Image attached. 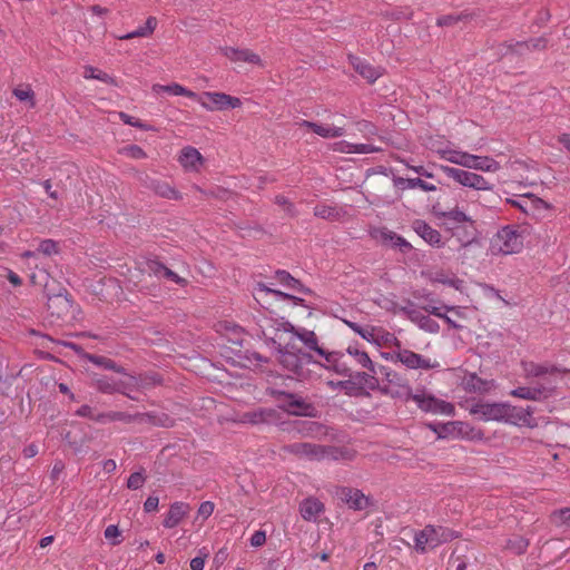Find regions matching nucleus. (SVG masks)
<instances>
[{"label":"nucleus","mask_w":570,"mask_h":570,"mask_svg":"<svg viewBox=\"0 0 570 570\" xmlns=\"http://www.w3.org/2000/svg\"><path fill=\"white\" fill-rule=\"evenodd\" d=\"M429 149L441 159L462 167L439 166V169L446 177L451 178L461 187L475 191L493 190V184L488 178L476 173H497L500 170L501 165L493 157L470 154L449 141L432 140L429 142Z\"/></svg>","instance_id":"obj_1"},{"label":"nucleus","mask_w":570,"mask_h":570,"mask_svg":"<svg viewBox=\"0 0 570 570\" xmlns=\"http://www.w3.org/2000/svg\"><path fill=\"white\" fill-rule=\"evenodd\" d=\"M469 412L483 422H499L530 429L538 426L531 406L521 407L509 402L478 401L470 406Z\"/></svg>","instance_id":"obj_2"},{"label":"nucleus","mask_w":570,"mask_h":570,"mask_svg":"<svg viewBox=\"0 0 570 570\" xmlns=\"http://www.w3.org/2000/svg\"><path fill=\"white\" fill-rule=\"evenodd\" d=\"M287 333L291 334L287 345H291V348L293 350V352L287 351V372L289 371V354H293L297 357L299 366L312 363V356L308 353L297 348V342L302 343V345L307 351H314L318 355H325V351L318 346L317 337L313 331L306 330L304 327H296L287 322ZM291 371L298 379L304 376L301 367L298 366H295Z\"/></svg>","instance_id":"obj_3"},{"label":"nucleus","mask_w":570,"mask_h":570,"mask_svg":"<svg viewBox=\"0 0 570 570\" xmlns=\"http://www.w3.org/2000/svg\"><path fill=\"white\" fill-rule=\"evenodd\" d=\"M524 234L517 224H508L498 228L489 242L492 256L518 255L524 249Z\"/></svg>","instance_id":"obj_4"},{"label":"nucleus","mask_w":570,"mask_h":570,"mask_svg":"<svg viewBox=\"0 0 570 570\" xmlns=\"http://www.w3.org/2000/svg\"><path fill=\"white\" fill-rule=\"evenodd\" d=\"M439 439H461L480 442L484 440V433L481 429L472 426L463 421H451L446 423L428 424Z\"/></svg>","instance_id":"obj_5"},{"label":"nucleus","mask_w":570,"mask_h":570,"mask_svg":"<svg viewBox=\"0 0 570 570\" xmlns=\"http://www.w3.org/2000/svg\"><path fill=\"white\" fill-rule=\"evenodd\" d=\"M456 538V533L449 528L440 525H426L414 534V548L417 552L424 553L445 542Z\"/></svg>","instance_id":"obj_6"},{"label":"nucleus","mask_w":570,"mask_h":570,"mask_svg":"<svg viewBox=\"0 0 570 570\" xmlns=\"http://www.w3.org/2000/svg\"><path fill=\"white\" fill-rule=\"evenodd\" d=\"M194 99L207 111H224L242 106V100L238 97L219 91H205Z\"/></svg>","instance_id":"obj_7"},{"label":"nucleus","mask_w":570,"mask_h":570,"mask_svg":"<svg viewBox=\"0 0 570 570\" xmlns=\"http://www.w3.org/2000/svg\"><path fill=\"white\" fill-rule=\"evenodd\" d=\"M411 399L416 403L419 409L426 413L446 416H453L455 414V407L452 403L438 399L431 394H426L424 392L416 393L411 395Z\"/></svg>","instance_id":"obj_8"},{"label":"nucleus","mask_w":570,"mask_h":570,"mask_svg":"<svg viewBox=\"0 0 570 570\" xmlns=\"http://www.w3.org/2000/svg\"><path fill=\"white\" fill-rule=\"evenodd\" d=\"M395 361L400 362L409 370H434L440 367V363L435 358H431L417 354L411 350H399L395 355Z\"/></svg>","instance_id":"obj_9"},{"label":"nucleus","mask_w":570,"mask_h":570,"mask_svg":"<svg viewBox=\"0 0 570 570\" xmlns=\"http://www.w3.org/2000/svg\"><path fill=\"white\" fill-rule=\"evenodd\" d=\"M424 309L439 317V318H442L449 326L453 327V328H456V330H460L463 327V325H461L458 321L459 320H466L468 318V311L465 307H461V306H449V305H444V306H433V305H428V306H424Z\"/></svg>","instance_id":"obj_10"},{"label":"nucleus","mask_w":570,"mask_h":570,"mask_svg":"<svg viewBox=\"0 0 570 570\" xmlns=\"http://www.w3.org/2000/svg\"><path fill=\"white\" fill-rule=\"evenodd\" d=\"M287 291H291V293L287 292V305L291 303L293 307H297L302 304L306 315L311 316L312 307L306 303L305 298L306 296H312L311 289L287 273Z\"/></svg>","instance_id":"obj_11"},{"label":"nucleus","mask_w":570,"mask_h":570,"mask_svg":"<svg viewBox=\"0 0 570 570\" xmlns=\"http://www.w3.org/2000/svg\"><path fill=\"white\" fill-rule=\"evenodd\" d=\"M553 206L543 200L542 198L531 194L525 193L522 194V208L521 213L533 218V219H542L546 215L552 210Z\"/></svg>","instance_id":"obj_12"},{"label":"nucleus","mask_w":570,"mask_h":570,"mask_svg":"<svg viewBox=\"0 0 570 570\" xmlns=\"http://www.w3.org/2000/svg\"><path fill=\"white\" fill-rule=\"evenodd\" d=\"M220 52L234 63H248L263 68L264 62L259 55L248 48L222 47Z\"/></svg>","instance_id":"obj_13"},{"label":"nucleus","mask_w":570,"mask_h":570,"mask_svg":"<svg viewBox=\"0 0 570 570\" xmlns=\"http://www.w3.org/2000/svg\"><path fill=\"white\" fill-rule=\"evenodd\" d=\"M521 367L527 379L542 377L547 375L564 374L566 368L558 367L551 363H535L533 361H522Z\"/></svg>","instance_id":"obj_14"},{"label":"nucleus","mask_w":570,"mask_h":570,"mask_svg":"<svg viewBox=\"0 0 570 570\" xmlns=\"http://www.w3.org/2000/svg\"><path fill=\"white\" fill-rule=\"evenodd\" d=\"M281 419V413L273 409H259L243 413L238 422L243 424H275Z\"/></svg>","instance_id":"obj_15"},{"label":"nucleus","mask_w":570,"mask_h":570,"mask_svg":"<svg viewBox=\"0 0 570 570\" xmlns=\"http://www.w3.org/2000/svg\"><path fill=\"white\" fill-rule=\"evenodd\" d=\"M462 386L466 392L489 394L498 386L493 379H482L475 373L466 374L462 380Z\"/></svg>","instance_id":"obj_16"},{"label":"nucleus","mask_w":570,"mask_h":570,"mask_svg":"<svg viewBox=\"0 0 570 570\" xmlns=\"http://www.w3.org/2000/svg\"><path fill=\"white\" fill-rule=\"evenodd\" d=\"M371 235L377 242L399 248L401 252H407L412 248L411 244L397 235L396 233L387 229L386 227H377L371 232Z\"/></svg>","instance_id":"obj_17"},{"label":"nucleus","mask_w":570,"mask_h":570,"mask_svg":"<svg viewBox=\"0 0 570 570\" xmlns=\"http://www.w3.org/2000/svg\"><path fill=\"white\" fill-rule=\"evenodd\" d=\"M47 307L51 316H56L58 320H66L73 313L72 301L68 295L60 293L48 296Z\"/></svg>","instance_id":"obj_18"},{"label":"nucleus","mask_w":570,"mask_h":570,"mask_svg":"<svg viewBox=\"0 0 570 570\" xmlns=\"http://www.w3.org/2000/svg\"><path fill=\"white\" fill-rule=\"evenodd\" d=\"M139 180L141 184L153 190L156 195L166 198V199H174L178 200L181 198V195L178 190H176L174 187H171L168 183L150 178L148 175H140Z\"/></svg>","instance_id":"obj_19"},{"label":"nucleus","mask_w":570,"mask_h":570,"mask_svg":"<svg viewBox=\"0 0 570 570\" xmlns=\"http://www.w3.org/2000/svg\"><path fill=\"white\" fill-rule=\"evenodd\" d=\"M254 297L264 308L273 312V303H281L285 299V293L258 283L254 291Z\"/></svg>","instance_id":"obj_20"},{"label":"nucleus","mask_w":570,"mask_h":570,"mask_svg":"<svg viewBox=\"0 0 570 570\" xmlns=\"http://www.w3.org/2000/svg\"><path fill=\"white\" fill-rule=\"evenodd\" d=\"M338 495L350 509L361 511L370 507L371 500L361 490L353 488H342Z\"/></svg>","instance_id":"obj_21"},{"label":"nucleus","mask_w":570,"mask_h":570,"mask_svg":"<svg viewBox=\"0 0 570 570\" xmlns=\"http://www.w3.org/2000/svg\"><path fill=\"white\" fill-rule=\"evenodd\" d=\"M429 279L432 283H439L452 287L461 293L465 289V282L450 271L439 269L431 272L429 274Z\"/></svg>","instance_id":"obj_22"},{"label":"nucleus","mask_w":570,"mask_h":570,"mask_svg":"<svg viewBox=\"0 0 570 570\" xmlns=\"http://www.w3.org/2000/svg\"><path fill=\"white\" fill-rule=\"evenodd\" d=\"M178 161L188 171H199L204 158L196 148L187 146L181 149Z\"/></svg>","instance_id":"obj_23"},{"label":"nucleus","mask_w":570,"mask_h":570,"mask_svg":"<svg viewBox=\"0 0 570 570\" xmlns=\"http://www.w3.org/2000/svg\"><path fill=\"white\" fill-rule=\"evenodd\" d=\"M149 424L153 426L171 428L174 426V420L165 414H157L154 412L148 413H135L132 414V423Z\"/></svg>","instance_id":"obj_24"},{"label":"nucleus","mask_w":570,"mask_h":570,"mask_svg":"<svg viewBox=\"0 0 570 570\" xmlns=\"http://www.w3.org/2000/svg\"><path fill=\"white\" fill-rule=\"evenodd\" d=\"M324 510V503L313 497L306 498L299 504V513L306 521L316 522Z\"/></svg>","instance_id":"obj_25"},{"label":"nucleus","mask_w":570,"mask_h":570,"mask_svg":"<svg viewBox=\"0 0 570 570\" xmlns=\"http://www.w3.org/2000/svg\"><path fill=\"white\" fill-rule=\"evenodd\" d=\"M413 229L429 245L435 246V247H441L444 245V243L442 242V236H441L440 232L432 228L425 222L415 220L413 223Z\"/></svg>","instance_id":"obj_26"},{"label":"nucleus","mask_w":570,"mask_h":570,"mask_svg":"<svg viewBox=\"0 0 570 570\" xmlns=\"http://www.w3.org/2000/svg\"><path fill=\"white\" fill-rule=\"evenodd\" d=\"M191 508L185 502H175L170 505L167 515L164 519V527L171 529L179 524V522L188 515Z\"/></svg>","instance_id":"obj_27"},{"label":"nucleus","mask_w":570,"mask_h":570,"mask_svg":"<svg viewBox=\"0 0 570 570\" xmlns=\"http://www.w3.org/2000/svg\"><path fill=\"white\" fill-rule=\"evenodd\" d=\"M286 411L287 415L296 416H314L316 412L315 407L311 403L291 394H287Z\"/></svg>","instance_id":"obj_28"},{"label":"nucleus","mask_w":570,"mask_h":570,"mask_svg":"<svg viewBox=\"0 0 570 570\" xmlns=\"http://www.w3.org/2000/svg\"><path fill=\"white\" fill-rule=\"evenodd\" d=\"M360 336L368 343L375 344L377 346L395 341V338L389 332L372 325L364 326L360 333Z\"/></svg>","instance_id":"obj_29"},{"label":"nucleus","mask_w":570,"mask_h":570,"mask_svg":"<svg viewBox=\"0 0 570 570\" xmlns=\"http://www.w3.org/2000/svg\"><path fill=\"white\" fill-rule=\"evenodd\" d=\"M302 126L309 128L313 132L322 138H338L345 132L344 127L331 125V124H318L312 121H303Z\"/></svg>","instance_id":"obj_30"},{"label":"nucleus","mask_w":570,"mask_h":570,"mask_svg":"<svg viewBox=\"0 0 570 570\" xmlns=\"http://www.w3.org/2000/svg\"><path fill=\"white\" fill-rule=\"evenodd\" d=\"M351 63L355 71L370 82H374L382 76V70L370 65L367 61L353 57Z\"/></svg>","instance_id":"obj_31"},{"label":"nucleus","mask_w":570,"mask_h":570,"mask_svg":"<svg viewBox=\"0 0 570 570\" xmlns=\"http://www.w3.org/2000/svg\"><path fill=\"white\" fill-rule=\"evenodd\" d=\"M324 357V363H318L320 366L332 371L340 375H347L348 367L340 362V354L336 352H325V355H322ZM317 364V362H314Z\"/></svg>","instance_id":"obj_32"},{"label":"nucleus","mask_w":570,"mask_h":570,"mask_svg":"<svg viewBox=\"0 0 570 570\" xmlns=\"http://www.w3.org/2000/svg\"><path fill=\"white\" fill-rule=\"evenodd\" d=\"M151 90L155 94L163 91L173 96H185L190 99L197 98V94L195 91H191L177 82H173L170 85L155 83L153 85Z\"/></svg>","instance_id":"obj_33"},{"label":"nucleus","mask_w":570,"mask_h":570,"mask_svg":"<svg viewBox=\"0 0 570 570\" xmlns=\"http://www.w3.org/2000/svg\"><path fill=\"white\" fill-rule=\"evenodd\" d=\"M92 386L105 394L118 393L119 386L118 381L106 375H92Z\"/></svg>","instance_id":"obj_34"},{"label":"nucleus","mask_w":570,"mask_h":570,"mask_svg":"<svg viewBox=\"0 0 570 570\" xmlns=\"http://www.w3.org/2000/svg\"><path fill=\"white\" fill-rule=\"evenodd\" d=\"M94 421L98 423H109V422H124L126 424L132 423V414L122 412V411H109L97 414L92 417Z\"/></svg>","instance_id":"obj_35"},{"label":"nucleus","mask_w":570,"mask_h":570,"mask_svg":"<svg viewBox=\"0 0 570 570\" xmlns=\"http://www.w3.org/2000/svg\"><path fill=\"white\" fill-rule=\"evenodd\" d=\"M409 317L414 322L421 330L429 333H438L440 330L439 324L430 316L421 315L416 311H410Z\"/></svg>","instance_id":"obj_36"},{"label":"nucleus","mask_w":570,"mask_h":570,"mask_svg":"<svg viewBox=\"0 0 570 570\" xmlns=\"http://www.w3.org/2000/svg\"><path fill=\"white\" fill-rule=\"evenodd\" d=\"M346 351L358 365L368 370L372 374L376 373L375 365L365 351L360 350L356 345H350Z\"/></svg>","instance_id":"obj_37"},{"label":"nucleus","mask_w":570,"mask_h":570,"mask_svg":"<svg viewBox=\"0 0 570 570\" xmlns=\"http://www.w3.org/2000/svg\"><path fill=\"white\" fill-rule=\"evenodd\" d=\"M86 360L97 366L105 368V370L114 371V372L120 373V374H126V370L122 366L118 365L114 360H111L109 357L96 355V354H87Z\"/></svg>","instance_id":"obj_38"},{"label":"nucleus","mask_w":570,"mask_h":570,"mask_svg":"<svg viewBox=\"0 0 570 570\" xmlns=\"http://www.w3.org/2000/svg\"><path fill=\"white\" fill-rule=\"evenodd\" d=\"M544 394L543 387H530V386H519L510 392L511 396L529 400V401H539Z\"/></svg>","instance_id":"obj_39"},{"label":"nucleus","mask_w":570,"mask_h":570,"mask_svg":"<svg viewBox=\"0 0 570 570\" xmlns=\"http://www.w3.org/2000/svg\"><path fill=\"white\" fill-rule=\"evenodd\" d=\"M546 47V41L541 38L532 39L525 42H517L514 45H510L508 48L510 53L524 55L534 49H542Z\"/></svg>","instance_id":"obj_40"},{"label":"nucleus","mask_w":570,"mask_h":570,"mask_svg":"<svg viewBox=\"0 0 570 570\" xmlns=\"http://www.w3.org/2000/svg\"><path fill=\"white\" fill-rule=\"evenodd\" d=\"M341 208L327 204H318L314 208V215L316 217L327 219V220H336L341 216Z\"/></svg>","instance_id":"obj_41"},{"label":"nucleus","mask_w":570,"mask_h":570,"mask_svg":"<svg viewBox=\"0 0 570 570\" xmlns=\"http://www.w3.org/2000/svg\"><path fill=\"white\" fill-rule=\"evenodd\" d=\"M83 69H85L83 77L86 79H97V80H100L108 85L118 86V83L114 77L109 76L108 73H106L92 66H86Z\"/></svg>","instance_id":"obj_42"},{"label":"nucleus","mask_w":570,"mask_h":570,"mask_svg":"<svg viewBox=\"0 0 570 570\" xmlns=\"http://www.w3.org/2000/svg\"><path fill=\"white\" fill-rule=\"evenodd\" d=\"M125 375H127L128 379L126 381H118V386L120 389L118 390V393L126 395L130 400H136V397L131 395L130 392L134 390H140L139 377L128 375L127 373Z\"/></svg>","instance_id":"obj_43"},{"label":"nucleus","mask_w":570,"mask_h":570,"mask_svg":"<svg viewBox=\"0 0 570 570\" xmlns=\"http://www.w3.org/2000/svg\"><path fill=\"white\" fill-rule=\"evenodd\" d=\"M551 522L558 528L570 531V508L554 511L551 514Z\"/></svg>","instance_id":"obj_44"},{"label":"nucleus","mask_w":570,"mask_h":570,"mask_svg":"<svg viewBox=\"0 0 570 570\" xmlns=\"http://www.w3.org/2000/svg\"><path fill=\"white\" fill-rule=\"evenodd\" d=\"M401 183L404 184L405 188H409V189L420 188L424 191H435L436 190V187L434 185L429 184L421 178L401 179Z\"/></svg>","instance_id":"obj_45"},{"label":"nucleus","mask_w":570,"mask_h":570,"mask_svg":"<svg viewBox=\"0 0 570 570\" xmlns=\"http://www.w3.org/2000/svg\"><path fill=\"white\" fill-rule=\"evenodd\" d=\"M37 253L45 256H52L59 253L58 243L53 239H43L37 247Z\"/></svg>","instance_id":"obj_46"},{"label":"nucleus","mask_w":570,"mask_h":570,"mask_svg":"<svg viewBox=\"0 0 570 570\" xmlns=\"http://www.w3.org/2000/svg\"><path fill=\"white\" fill-rule=\"evenodd\" d=\"M12 94L20 101H29L31 108L36 106L35 92L31 88H14Z\"/></svg>","instance_id":"obj_47"},{"label":"nucleus","mask_w":570,"mask_h":570,"mask_svg":"<svg viewBox=\"0 0 570 570\" xmlns=\"http://www.w3.org/2000/svg\"><path fill=\"white\" fill-rule=\"evenodd\" d=\"M121 154L132 158V159H144L147 157L146 153L138 145H128L125 146L121 150Z\"/></svg>","instance_id":"obj_48"},{"label":"nucleus","mask_w":570,"mask_h":570,"mask_svg":"<svg viewBox=\"0 0 570 570\" xmlns=\"http://www.w3.org/2000/svg\"><path fill=\"white\" fill-rule=\"evenodd\" d=\"M140 390H146L161 383V379L157 374L139 375Z\"/></svg>","instance_id":"obj_49"},{"label":"nucleus","mask_w":570,"mask_h":570,"mask_svg":"<svg viewBox=\"0 0 570 570\" xmlns=\"http://www.w3.org/2000/svg\"><path fill=\"white\" fill-rule=\"evenodd\" d=\"M145 481L146 476L142 472H135L128 478L127 488L130 490H138L144 485Z\"/></svg>","instance_id":"obj_50"},{"label":"nucleus","mask_w":570,"mask_h":570,"mask_svg":"<svg viewBox=\"0 0 570 570\" xmlns=\"http://www.w3.org/2000/svg\"><path fill=\"white\" fill-rule=\"evenodd\" d=\"M528 547V541L522 537H515L514 539L509 540L508 548L515 553H522L525 551Z\"/></svg>","instance_id":"obj_51"},{"label":"nucleus","mask_w":570,"mask_h":570,"mask_svg":"<svg viewBox=\"0 0 570 570\" xmlns=\"http://www.w3.org/2000/svg\"><path fill=\"white\" fill-rule=\"evenodd\" d=\"M104 534L105 538L111 542V544L116 546L120 543V540H118V538L120 537V530L117 525H108Z\"/></svg>","instance_id":"obj_52"},{"label":"nucleus","mask_w":570,"mask_h":570,"mask_svg":"<svg viewBox=\"0 0 570 570\" xmlns=\"http://www.w3.org/2000/svg\"><path fill=\"white\" fill-rule=\"evenodd\" d=\"M480 287L482 288L483 294L487 297L497 298V299L501 301L504 305H508V302L500 295L499 291L495 289L493 286L483 283V284H480Z\"/></svg>","instance_id":"obj_53"},{"label":"nucleus","mask_w":570,"mask_h":570,"mask_svg":"<svg viewBox=\"0 0 570 570\" xmlns=\"http://www.w3.org/2000/svg\"><path fill=\"white\" fill-rule=\"evenodd\" d=\"M461 19V14H445L438 18L436 23L440 27H450L456 24Z\"/></svg>","instance_id":"obj_54"},{"label":"nucleus","mask_w":570,"mask_h":570,"mask_svg":"<svg viewBox=\"0 0 570 570\" xmlns=\"http://www.w3.org/2000/svg\"><path fill=\"white\" fill-rule=\"evenodd\" d=\"M379 150L380 148L371 144H353L352 154H373Z\"/></svg>","instance_id":"obj_55"},{"label":"nucleus","mask_w":570,"mask_h":570,"mask_svg":"<svg viewBox=\"0 0 570 570\" xmlns=\"http://www.w3.org/2000/svg\"><path fill=\"white\" fill-rule=\"evenodd\" d=\"M166 266L156 259H150L147 262V269L156 276H164V272L166 271Z\"/></svg>","instance_id":"obj_56"},{"label":"nucleus","mask_w":570,"mask_h":570,"mask_svg":"<svg viewBox=\"0 0 570 570\" xmlns=\"http://www.w3.org/2000/svg\"><path fill=\"white\" fill-rule=\"evenodd\" d=\"M215 505L210 501L203 502L198 508V515L204 519L209 518L214 512Z\"/></svg>","instance_id":"obj_57"},{"label":"nucleus","mask_w":570,"mask_h":570,"mask_svg":"<svg viewBox=\"0 0 570 570\" xmlns=\"http://www.w3.org/2000/svg\"><path fill=\"white\" fill-rule=\"evenodd\" d=\"M353 144L346 140H341L332 145V149L342 154H352Z\"/></svg>","instance_id":"obj_58"},{"label":"nucleus","mask_w":570,"mask_h":570,"mask_svg":"<svg viewBox=\"0 0 570 570\" xmlns=\"http://www.w3.org/2000/svg\"><path fill=\"white\" fill-rule=\"evenodd\" d=\"M164 277H166L167 279L174 282L177 285H180V286H186L187 285V279H185L184 277H180L178 274H176L175 272H173L168 267L164 272Z\"/></svg>","instance_id":"obj_59"},{"label":"nucleus","mask_w":570,"mask_h":570,"mask_svg":"<svg viewBox=\"0 0 570 570\" xmlns=\"http://www.w3.org/2000/svg\"><path fill=\"white\" fill-rule=\"evenodd\" d=\"M119 118L126 125H130L136 128H144V125L138 119H135L134 117H131L130 115H128L126 112H122V111L119 112Z\"/></svg>","instance_id":"obj_60"},{"label":"nucleus","mask_w":570,"mask_h":570,"mask_svg":"<svg viewBox=\"0 0 570 570\" xmlns=\"http://www.w3.org/2000/svg\"><path fill=\"white\" fill-rule=\"evenodd\" d=\"M266 541V533L265 531H255L250 538V544L253 547H261L265 543Z\"/></svg>","instance_id":"obj_61"},{"label":"nucleus","mask_w":570,"mask_h":570,"mask_svg":"<svg viewBox=\"0 0 570 570\" xmlns=\"http://www.w3.org/2000/svg\"><path fill=\"white\" fill-rule=\"evenodd\" d=\"M303 451L307 455L315 458V459H320L324 454L323 451H321L318 448H316L315 445H312V444H303Z\"/></svg>","instance_id":"obj_62"},{"label":"nucleus","mask_w":570,"mask_h":570,"mask_svg":"<svg viewBox=\"0 0 570 570\" xmlns=\"http://www.w3.org/2000/svg\"><path fill=\"white\" fill-rule=\"evenodd\" d=\"M207 553H204L203 556L195 557L190 560V568L191 570H204L205 567V559L207 558Z\"/></svg>","instance_id":"obj_63"},{"label":"nucleus","mask_w":570,"mask_h":570,"mask_svg":"<svg viewBox=\"0 0 570 570\" xmlns=\"http://www.w3.org/2000/svg\"><path fill=\"white\" fill-rule=\"evenodd\" d=\"M159 499L157 497H148L144 503V510L146 512H153L158 509Z\"/></svg>","instance_id":"obj_64"}]
</instances>
